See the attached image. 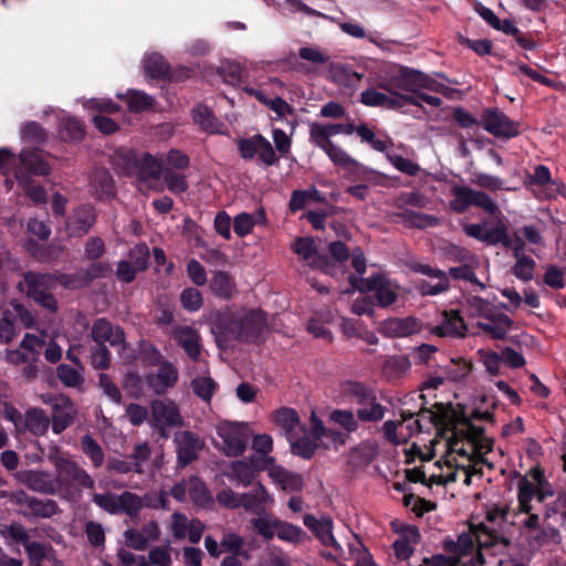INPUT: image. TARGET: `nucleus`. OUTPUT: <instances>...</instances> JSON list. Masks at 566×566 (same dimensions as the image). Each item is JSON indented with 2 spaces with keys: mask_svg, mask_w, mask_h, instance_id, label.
<instances>
[{
  "mask_svg": "<svg viewBox=\"0 0 566 566\" xmlns=\"http://www.w3.org/2000/svg\"><path fill=\"white\" fill-rule=\"evenodd\" d=\"M91 337L96 345H105L108 343L113 347H123L127 349L125 332L122 327L113 325L106 318H97L92 326Z\"/></svg>",
  "mask_w": 566,
  "mask_h": 566,
  "instance_id": "dca6fc26",
  "label": "nucleus"
},
{
  "mask_svg": "<svg viewBox=\"0 0 566 566\" xmlns=\"http://www.w3.org/2000/svg\"><path fill=\"white\" fill-rule=\"evenodd\" d=\"M464 233L474 238L486 245H497L501 244L505 248V244H510V234L506 224L499 219L497 223L493 228H489L488 222L483 221L481 223H467L463 227Z\"/></svg>",
  "mask_w": 566,
  "mask_h": 566,
  "instance_id": "ddd939ff",
  "label": "nucleus"
},
{
  "mask_svg": "<svg viewBox=\"0 0 566 566\" xmlns=\"http://www.w3.org/2000/svg\"><path fill=\"white\" fill-rule=\"evenodd\" d=\"M88 191L98 200H109L115 196L114 180L107 169H93L88 177Z\"/></svg>",
  "mask_w": 566,
  "mask_h": 566,
  "instance_id": "b1692460",
  "label": "nucleus"
},
{
  "mask_svg": "<svg viewBox=\"0 0 566 566\" xmlns=\"http://www.w3.org/2000/svg\"><path fill=\"white\" fill-rule=\"evenodd\" d=\"M212 293L220 298H230L235 292V284L228 272L217 271L210 280Z\"/></svg>",
  "mask_w": 566,
  "mask_h": 566,
  "instance_id": "79ce46f5",
  "label": "nucleus"
},
{
  "mask_svg": "<svg viewBox=\"0 0 566 566\" xmlns=\"http://www.w3.org/2000/svg\"><path fill=\"white\" fill-rule=\"evenodd\" d=\"M56 374L65 387L80 388L84 382L83 367L61 364L56 368Z\"/></svg>",
  "mask_w": 566,
  "mask_h": 566,
  "instance_id": "de8ad7c7",
  "label": "nucleus"
},
{
  "mask_svg": "<svg viewBox=\"0 0 566 566\" xmlns=\"http://www.w3.org/2000/svg\"><path fill=\"white\" fill-rule=\"evenodd\" d=\"M517 501L518 507L524 513H530L532 511V500L534 496H537L538 501H543L544 495L536 491L535 485L527 480L526 478H522L517 484Z\"/></svg>",
  "mask_w": 566,
  "mask_h": 566,
  "instance_id": "c03bdc74",
  "label": "nucleus"
},
{
  "mask_svg": "<svg viewBox=\"0 0 566 566\" xmlns=\"http://www.w3.org/2000/svg\"><path fill=\"white\" fill-rule=\"evenodd\" d=\"M274 421L280 426L286 436L293 438L294 433H304V426L301 424L297 412L291 408H282L276 411Z\"/></svg>",
  "mask_w": 566,
  "mask_h": 566,
  "instance_id": "4c0bfd02",
  "label": "nucleus"
},
{
  "mask_svg": "<svg viewBox=\"0 0 566 566\" xmlns=\"http://www.w3.org/2000/svg\"><path fill=\"white\" fill-rule=\"evenodd\" d=\"M84 533L88 543L95 548L103 549L105 546V530L98 522L88 521L85 523Z\"/></svg>",
  "mask_w": 566,
  "mask_h": 566,
  "instance_id": "e2e57ef3",
  "label": "nucleus"
},
{
  "mask_svg": "<svg viewBox=\"0 0 566 566\" xmlns=\"http://www.w3.org/2000/svg\"><path fill=\"white\" fill-rule=\"evenodd\" d=\"M258 473V464L254 457L243 460H234L230 463L227 478L238 485L249 486L253 483Z\"/></svg>",
  "mask_w": 566,
  "mask_h": 566,
  "instance_id": "bb28decb",
  "label": "nucleus"
},
{
  "mask_svg": "<svg viewBox=\"0 0 566 566\" xmlns=\"http://www.w3.org/2000/svg\"><path fill=\"white\" fill-rule=\"evenodd\" d=\"M325 154L335 165L347 170H353L358 167V163L334 143L325 150Z\"/></svg>",
  "mask_w": 566,
  "mask_h": 566,
  "instance_id": "13d9d810",
  "label": "nucleus"
},
{
  "mask_svg": "<svg viewBox=\"0 0 566 566\" xmlns=\"http://www.w3.org/2000/svg\"><path fill=\"white\" fill-rule=\"evenodd\" d=\"M386 408L378 402L377 397L367 402L364 407L356 410L359 421L363 422H378L385 417Z\"/></svg>",
  "mask_w": 566,
  "mask_h": 566,
  "instance_id": "3c124183",
  "label": "nucleus"
},
{
  "mask_svg": "<svg viewBox=\"0 0 566 566\" xmlns=\"http://www.w3.org/2000/svg\"><path fill=\"white\" fill-rule=\"evenodd\" d=\"M20 481L34 492L53 495L57 492L55 480L50 473L40 470H27L19 473Z\"/></svg>",
  "mask_w": 566,
  "mask_h": 566,
  "instance_id": "a878e982",
  "label": "nucleus"
},
{
  "mask_svg": "<svg viewBox=\"0 0 566 566\" xmlns=\"http://www.w3.org/2000/svg\"><path fill=\"white\" fill-rule=\"evenodd\" d=\"M265 326V317L262 311H250L240 317L218 315L211 322V331L217 342L221 338L238 339L247 343L256 342Z\"/></svg>",
  "mask_w": 566,
  "mask_h": 566,
  "instance_id": "f257e3e1",
  "label": "nucleus"
},
{
  "mask_svg": "<svg viewBox=\"0 0 566 566\" xmlns=\"http://www.w3.org/2000/svg\"><path fill=\"white\" fill-rule=\"evenodd\" d=\"M180 303L188 312H197L202 306V295L195 287H187L180 294Z\"/></svg>",
  "mask_w": 566,
  "mask_h": 566,
  "instance_id": "774afa93",
  "label": "nucleus"
},
{
  "mask_svg": "<svg viewBox=\"0 0 566 566\" xmlns=\"http://www.w3.org/2000/svg\"><path fill=\"white\" fill-rule=\"evenodd\" d=\"M50 166L36 149H23L19 155V167L14 177L19 184H27L31 175L45 176Z\"/></svg>",
  "mask_w": 566,
  "mask_h": 566,
  "instance_id": "4468645a",
  "label": "nucleus"
},
{
  "mask_svg": "<svg viewBox=\"0 0 566 566\" xmlns=\"http://www.w3.org/2000/svg\"><path fill=\"white\" fill-rule=\"evenodd\" d=\"M482 118L484 129L496 137L511 138L518 135L517 123L497 109L485 111Z\"/></svg>",
  "mask_w": 566,
  "mask_h": 566,
  "instance_id": "aec40b11",
  "label": "nucleus"
},
{
  "mask_svg": "<svg viewBox=\"0 0 566 566\" xmlns=\"http://www.w3.org/2000/svg\"><path fill=\"white\" fill-rule=\"evenodd\" d=\"M303 523L315 534V536L324 546H332L337 552L342 551L340 545L337 543L333 535V522L331 517L323 516L322 518L317 520L311 514H305L303 516Z\"/></svg>",
  "mask_w": 566,
  "mask_h": 566,
  "instance_id": "393cba45",
  "label": "nucleus"
},
{
  "mask_svg": "<svg viewBox=\"0 0 566 566\" xmlns=\"http://www.w3.org/2000/svg\"><path fill=\"white\" fill-rule=\"evenodd\" d=\"M327 125L313 123L310 126V142L324 151L333 144Z\"/></svg>",
  "mask_w": 566,
  "mask_h": 566,
  "instance_id": "052dcab7",
  "label": "nucleus"
},
{
  "mask_svg": "<svg viewBox=\"0 0 566 566\" xmlns=\"http://www.w3.org/2000/svg\"><path fill=\"white\" fill-rule=\"evenodd\" d=\"M287 440L292 452L304 459H311L317 449L316 440H312L307 437L305 428L304 433H294L293 438L289 437Z\"/></svg>",
  "mask_w": 566,
  "mask_h": 566,
  "instance_id": "37998d69",
  "label": "nucleus"
},
{
  "mask_svg": "<svg viewBox=\"0 0 566 566\" xmlns=\"http://www.w3.org/2000/svg\"><path fill=\"white\" fill-rule=\"evenodd\" d=\"M82 451L92 461L94 468H99L104 462V451L91 434H85L81 441Z\"/></svg>",
  "mask_w": 566,
  "mask_h": 566,
  "instance_id": "5fc2aeb1",
  "label": "nucleus"
},
{
  "mask_svg": "<svg viewBox=\"0 0 566 566\" xmlns=\"http://www.w3.org/2000/svg\"><path fill=\"white\" fill-rule=\"evenodd\" d=\"M420 331V323L417 318L408 316L405 318H389L382 323L381 332L388 337H407Z\"/></svg>",
  "mask_w": 566,
  "mask_h": 566,
  "instance_id": "2f4dec72",
  "label": "nucleus"
},
{
  "mask_svg": "<svg viewBox=\"0 0 566 566\" xmlns=\"http://www.w3.org/2000/svg\"><path fill=\"white\" fill-rule=\"evenodd\" d=\"M168 190L175 195L185 192L188 189V181L185 175L177 174L166 168L161 175Z\"/></svg>",
  "mask_w": 566,
  "mask_h": 566,
  "instance_id": "680f3d73",
  "label": "nucleus"
},
{
  "mask_svg": "<svg viewBox=\"0 0 566 566\" xmlns=\"http://www.w3.org/2000/svg\"><path fill=\"white\" fill-rule=\"evenodd\" d=\"M193 119L203 130L210 134L222 133L220 129L222 124L207 106H198L193 111Z\"/></svg>",
  "mask_w": 566,
  "mask_h": 566,
  "instance_id": "09e8293b",
  "label": "nucleus"
},
{
  "mask_svg": "<svg viewBox=\"0 0 566 566\" xmlns=\"http://www.w3.org/2000/svg\"><path fill=\"white\" fill-rule=\"evenodd\" d=\"M56 471V490L69 493L71 488L88 489L95 488L94 479L75 461L57 455L53 459Z\"/></svg>",
  "mask_w": 566,
  "mask_h": 566,
  "instance_id": "0eeeda50",
  "label": "nucleus"
},
{
  "mask_svg": "<svg viewBox=\"0 0 566 566\" xmlns=\"http://www.w3.org/2000/svg\"><path fill=\"white\" fill-rule=\"evenodd\" d=\"M348 281L352 287L360 293L373 292L375 302L382 308L396 304L405 295V289L396 280L381 272L374 273L368 277L350 274Z\"/></svg>",
  "mask_w": 566,
  "mask_h": 566,
  "instance_id": "7ed1b4c3",
  "label": "nucleus"
},
{
  "mask_svg": "<svg viewBox=\"0 0 566 566\" xmlns=\"http://www.w3.org/2000/svg\"><path fill=\"white\" fill-rule=\"evenodd\" d=\"M512 324V319L499 307L492 311V316H484L476 322V326L494 339L505 338Z\"/></svg>",
  "mask_w": 566,
  "mask_h": 566,
  "instance_id": "4be33fe9",
  "label": "nucleus"
},
{
  "mask_svg": "<svg viewBox=\"0 0 566 566\" xmlns=\"http://www.w3.org/2000/svg\"><path fill=\"white\" fill-rule=\"evenodd\" d=\"M379 86L390 94H413L422 88L441 92L443 88L422 72L398 64L384 70Z\"/></svg>",
  "mask_w": 566,
  "mask_h": 566,
  "instance_id": "f03ea898",
  "label": "nucleus"
},
{
  "mask_svg": "<svg viewBox=\"0 0 566 566\" xmlns=\"http://www.w3.org/2000/svg\"><path fill=\"white\" fill-rule=\"evenodd\" d=\"M275 536L283 542L298 544L303 542L306 534L300 526L280 520Z\"/></svg>",
  "mask_w": 566,
  "mask_h": 566,
  "instance_id": "8fccbe9b",
  "label": "nucleus"
},
{
  "mask_svg": "<svg viewBox=\"0 0 566 566\" xmlns=\"http://www.w3.org/2000/svg\"><path fill=\"white\" fill-rule=\"evenodd\" d=\"M193 392L205 401H209L217 389V382L210 377H198L191 382Z\"/></svg>",
  "mask_w": 566,
  "mask_h": 566,
  "instance_id": "69168bd1",
  "label": "nucleus"
},
{
  "mask_svg": "<svg viewBox=\"0 0 566 566\" xmlns=\"http://www.w3.org/2000/svg\"><path fill=\"white\" fill-rule=\"evenodd\" d=\"M291 249L305 265L321 270L322 272L335 275L337 273V265H335L326 254L319 253L314 239L310 237L297 238Z\"/></svg>",
  "mask_w": 566,
  "mask_h": 566,
  "instance_id": "9b49d317",
  "label": "nucleus"
},
{
  "mask_svg": "<svg viewBox=\"0 0 566 566\" xmlns=\"http://www.w3.org/2000/svg\"><path fill=\"white\" fill-rule=\"evenodd\" d=\"M378 452V443L374 440L367 439L352 449L348 462L355 469H364L377 458Z\"/></svg>",
  "mask_w": 566,
  "mask_h": 566,
  "instance_id": "72a5a7b5",
  "label": "nucleus"
},
{
  "mask_svg": "<svg viewBox=\"0 0 566 566\" xmlns=\"http://www.w3.org/2000/svg\"><path fill=\"white\" fill-rule=\"evenodd\" d=\"M76 408L72 400L66 396H59L53 401V410L51 416L52 431L60 434L69 428L75 420Z\"/></svg>",
  "mask_w": 566,
  "mask_h": 566,
  "instance_id": "412c9836",
  "label": "nucleus"
},
{
  "mask_svg": "<svg viewBox=\"0 0 566 566\" xmlns=\"http://www.w3.org/2000/svg\"><path fill=\"white\" fill-rule=\"evenodd\" d=\"M496 306L491 302L480 296H469L467 298V308L471 317L483 318L484 316H492V311Z\"/></svg>",
  "mask_w": 566,
  "mask_h": 566,
  "instance_id": "6e6d98bb",
  "label": "nucleus"
},
{
  "mask_svg": "<svg viewBox=\"0 0 566 566\" xmlns=\"http://www.w3.org/2000/svg\"><path fill=\"white\" fill-rule=\"evenodd\" d=\"M145 72L151 78H163L168 74V64L159 54H149L145 57Z\"/></svg>",
  "mask_w": 566,
  "mask_h": 566,
  "instance_id": "4d7b16f0",
  "label": "nucleus"
},
{
  "mask_svg": "<svg viewBox=\"0 0 566 566\" xmlns=\"http://www.w3.org/2000/svg\"><path fill=\"white\" fill-rule=\"evenodd\" d=\"M279 521L280 518L275 517L273 514L264 512L253 517L250 523L258 535L265 541H270L276 535Z\"/></svg>",
  "mask_w": 566,
  "mask_h": 566,
  "instance_id": "a19ab883",
  "label": "nucleus"
},
{
  "mask_svg": "<svg viewBox=\"0 0 566 566\" xmlns=\"http://www.w3.org/2000/svg\"><path fill=\"white\" fill-rule=\"evenodd\" d=\"M500 542L507 545V541L494 528L482 523L474 532H464L458 536L457 541L446 539L443 548L448 554H471L475 547H491Z\"/></svg>",
  "mask_w": 566,
  "mask_h": 566,
  "instance_id": "39448f33",
  "label": "nucleus"
},
{
  "mask_svg": "<svg viewBox=\"0 0 566 566\" xmlns=\"http://www.w3.org/2000/svg\"><path fill=\"white\" fill-rule=\"evenodd\" d=\"M214 447L227 457H239L245 449L251 434L250 427L244 422H220L217 428Z\"/></svg>",
  "mask_w": 566,
  "mask_h": 566,
  "instance_id": "423d86ee",
  "label": "nucleus"
},
{
  "mask_svg": "<svg viewBox=\"0 0 566 566\" xmlns=\"http://www.w3.org/2000/svg\"><path fill=\"white\" fill-rule=\"evenodd\" d=\"M517 247L510 248L515 260L511 268V273L522 282H530L534 279L536 262L526 254L522 242L517 241Z\"/></svg>",
  "mask_w": 566,
  "mask_h": 566,
  "instance_id": "c85d7f7f",
  "label": "nucleus"
},
{
  "mask_svg": "<svg viewBox=\"0 0 566 566\" xmlns=\"http://www.w3.org/2000/svg\"><path fill=\"white\" fill-rule=\"evenodd\" d=\"M517 241L522 242L524 250L526 249V243L542 247L545 244L542 231L533 224H525L514 229L512 235H510V244H505V248L517 247Z\"/></svg>",
  "mask_w": 566,
  "mask_h": 566,
  "instance_id": "f704fd0d",
  "label": "nucleus"
},
{
  "mask_svg": "<svg viewBox=\"0 0 566 566\" xmlns=\"http://www.w3.org/2000/svg\"><path fill=\"white\" fill-rule=\"evenodd\" d=\"M117 97L126 101L132 112H144L153 106L154 98L143 91L129 90L125 94H117Z\"/></svg>",
  "mask_w": 566,
  "mask_h": 566,
  "instance_id": "49530a36",
  "label": "nucleus"
},
{
  "mask_svg": "<svg viewBox=\"0 0 566 566\" xmlns=\"http://www.w3.org/2000/svg\"><path fill=\"white\" fill-rule=\"evenodd\" d=\"M411 368L409 358L405 355L388 357L382 366V374L389 381H397L407 376Z\"/></svg>",
  "mask_w": 566,
  "mask_h": 566,
  "instance_id": "e433bc0d",
  "label": "nucleus"
},
{
  "mask_svg": "<svg viewBox=\"0 0 566 566\" xmlns=\"http://www.w3.org/2000/svg\"><path fill=\"white\" fill-rule=\"evenodd\" d=\"M150 427L167 439L168 429L181 427L184 424L182 416L177 405L171 400L156 399L150 403V416L148 419Z\"/></svg>",
  "mask_w": 566,
  "mask_h": 566,
  "instance_id": "9d476101",
  "label": "nucleus"
},
{
  "mask_svg": "<svg viewBox=\"0 0 566 566\" xmlns=\"http://www.w3.org/2000/svg\"><path fill=\"white\" fill-rule=\"evenodd\" d=\"M92 501L109 515L126 514L129 517H136L144 506L142 497L129 491H124L120 494L93 493Z\"/></svg>",
  "mask_w": 566,
  "mask_h": 566,
  "instance_id": "6e6552de",
  "label": "nucleus"
},
{
  "mask_svg": "<svg viewBox=\"0 0 566 566\" xmlns=\"http://www.w3.org/2000/svg\"><path fill=\"white\" fill-rule=\"evenodd\" d=\"M171 338L184 349L192 361H199L202 353V339L199 332L189 325H175L170 332Z\"/></svg>",
  "mask_w": 566,
  "mask_h": 566,
  "instance_id": "2eb2a0df",
  "label": "nucleus"
},
{
  "mask_svg": "<svg viewBox=\"0 0 566 566\" xmlns=\"http://www.w3.org/2000/svg\"><path fill=\"white\" fill-rule=\"evenodd\" d=\"M238 148L243 159L251 160L258 155L259 160L264 166H274L279 163V157L272 144L261 134H255L249 138H240Z\"/></svg>",
  "mask_w": 566,
  "mask_h": 566,
  "instance_id": "f8f14e48",
  "label": "nucleus"
},
{
  "mask_svg": "<svg viewBox=\"0 0 566 566\" xmlns=\"http://www.w3.org/2000/svg\"><path fill=\"white\" fill-rule=\"evenodd\" d=\"M329 420L347 432H355L358 429V418L350 410L335 409L329 415Z\"/></svg>",
  "mask_w": 566,
  "mask_h": 566,
  "instance_id": "bf43d9fd",
  "label": "nucleus"
},
{
  "mask_svg": "<svg viewBox=\"0 0 566 566\" xmlns=\"http://www.w3.org/2000/svg\"><path fill=\"white\" fill-rule=\"evenodd\" d=\"M434 280H437L436 283L429 281H422L419 283L418 290L421 295H438L449 289L450 284L447 273L436 277Z\"/></svg>",
  "mask_w": 566,
  "mask_h": 566,
  "instance_id": "338daca9",
  "label": "nucleus"
},
{
  "mask_svg": "<svg viewBox=\"0 0 566 566\" xmlns=\"http://www.w3.org/2000/svg\"><path fill=\"white\" fill-rule=\"evenodd\" d=\"M0 535L8 539H12L18 544H22L25 546L30 541V535L27 528L18 522H13L11 524H1L0 525Z\"/></svg>",
  "mask_w": 566,
  "mask_h": 566,
  "instance_id": "864d4df0",
  "label": "nucleus"
},
{
  "mask_svg": "<svg viewBox=\"0 0 566 566\" xmlns=\"http://www.w3.org/2000/svg\"><path fill=\"white\" fill-rule=\"evenodd\" d=\"M138 353L140 356V359L146 364L147 366H157L160 363H163V355L160 350L153 345L150 342L142 339L138 343Z\"/></svg>",
  "mask_w": 566,
  "mask_h": 566,
  "instance_id": "0e129e2a",
  "label": "nucleus"
},
{
  "mask_svg": "<svg viewBox=\"0 0 566 566\" xmlns=\"http://www.w3.org/2000/svg\"><path fill=\"white\" fill-rule=\"evenodd\" d=\"M174 443L176 444L177 462L180 468H185L198 458V452L202 449L203 442L191 431H178L175 433Z\"/></svg>",
  "mask_w": 566,
  "mask_h": 566,
  "instance_id": "f3484780",
  "label": "nucleus"
},
{
  "mask_svg": "<svg viewBox=\"0 0 566 566\" xmlns=\"http://www.w3.org/2000/svg\"><path fill=\"white\" fill-rule=\"evenodd\" d=\"M452 199L450 208L458 213H463L470 207H479L486 213L499 217L502 216L501 210L493 199L483 191L474 190L465 186H453L451 188Z\"/></svg>",
  "mask_w": 566,
  "mask_h": 566,
  "instance_id": "1a4fd4ad",
  "label": "nucleus"
},
{
  "mask_svg": "<svg viewBox=\"0 0 566 566\" xmlns=\"http://www.w3.org/2000/svg\"><path fill=\"white\" fill-rule=\"evenodd\" d=\"M343 392L357 408L364 407L371 399L376 398L373 389L357 381H346L343 385Z\"/></svg>",
  "mask_w": 566,
  "mask_h": 566,
  "instance_id": "58836bf2",
  "label": "nucleus"
},
{
  "mask_svg": "<svg viewBox=\"0 0 566 566\" xmlns=\"http://www.w3.org/2000/svg\"><path fill=\"white\" fill-rule=\"evenodd\" d=\"M465 436L471 443L474 458H479L480 461L485 462L481 457L483 453H488L492 450L493 442L484 437V428L468 423Z\"/></svg>",
  "mask_w": 566,
  "mask_h": 566,
  "instance_id": "c9c22d12",
  "label": "nucleus"
},
{
  "mask_svg": "<svg viewBox=\"0 0 566 566\" xmlns=\"http://www.w3.org/2000/svg\"><path fill=\"white\" fill-rule=\"evenodd\" d=\"M51 419L41 408H31L25 412L24 426L34 436H44L50 427Z\"/></svg>",
  "mask_w": 566,
  "mask_h": 566,
  "instance_id": "ea45409f",
  "label": "nucleus"
},
{
  "mask_svg": "<svg viewBox=\"0 0 566 566\" xmlns=\"http://www.w3.org/2000/svg\"><path fill=\"white\" fill-rule=\"evenodd\" d=\"M96 221L95 209L91 205H82L76 208L66 221L70 235L81 237L86 234Z\"/></svg>",
  "mask_w": 566,
  "mask_h": 566,
  "instance_id": "5701e85b",
  "label": "nucleus"
},
{
  "mask_svg": "<svg viewBox=\"0 0 566 566\" xmlns=\"http://www.w3.org/2000/svg\"><path fill=\"white\" fill-rule=\"evenodd\" d=\"M178 380V370L170 361H163L156 371L145 375L147 387L156 395H164L172 388Z\"/></svg>",
  "mask_w": 566,
  "mask_h": 566,
  "instance_id": "6ab92c4d",
  "label": "nucleus"
},
{
  "mask_svg": "<svg viewBox=\"0 0 566 566\" xmlns=\"http://www.w3.org/2000/svg\"><path fill=\"white\" fill-rule=\"evenodd\" d=\"M360 102L366 106H382L386 108H400L407 104L418 105L416 97L407 94H384L375 88H368L361 92Z\"/></svg>",
  "mask_w": 566,
  "mask_h": 566,
  "instance_id": "a211bd4d",
  "label": "nucleus"
},
{
  "mask_svg": "<svg viewBox=\"0 0 566 566\" xmlns=\"http://www.w3.org/2000/svg\"><path fill=\"white\" fill-rule=\"evenodd\" d=\"M399 217L410 227L424 229L430 227H436L439 224V219L431 214H424L415 212L411 210L402 211Z\"/></svg>",
  "mask_w": 566,
  "mask_h": 566,
  "instance_id": "603ef678",
  "label": "nucleus"
},
{
  "mask_svg": "<svg viewBox=\"0 0 566 566\" xmlns=\"http://www.w3.org/2000/svg\"><path fill=\"white\" fill-rule=\"evenodd\" d=\"M189 484V497L192 503L200 507H207L212 502V496L206 485V483L198 476H191L188 479Z\"/></svg>",
  "mask_w": 566,
  "mask_h": 566,
  "instance_id": "a18cd8bd",
  "label": "nucleus"
},
{
  "mask_svg": "<svg viewBox=\"0 0 566 566\" xmlns=\"http://www.w3.org/2000/svg\"><path fill=\"white\" fill-rule=\"evenodd\" d=\"M17 502L21 505H24L27 509L30 510V512L42 518H49L53 515L57 514L60 509L57 503L54 500L45 499L41 500L32 495H28L24 492H21L18 497Z\"/></svg>",
  "mask_w": 566,
  "mask_h": 566,
  "instance_id": "7c9ffc66",
  "label": "nucleus"
},
{
  "mask_svg": "<svg viewBox=\"0 0 566 566\" xmlns=\"http://www.w3.org/2000/svg\"><path fill=\"white\" fill-rule=\"evenodd\" d=\"M467 325L458 311L444 312L441 322L431 332L440 337H463Z\"/></svg>",
  "mask_w": 566,
  "mask_h": 566,
  "instance_id": "c756f323",
  "label": "nucleus"
},
{
  "mask_svg": "<svg viewBox=\"0 0 566 566\" xmlns=\"http://www.w3.org/2000/svg\"><path fill=\"white\" fill-rule=\"evenodd\" d=\"M129 160L133 161L138 175L143 179H159L166 169L159 159L147 153L139 156L129 154Z\"/></svg>",
  "mask_w": 566,
  "mask_h": 566,
  "instance_id": "473e14b6",
  "label": "nucleus"
},
{
  "mask_svg": "<svg viewBox=\"0 0 566 566\" xmlns=\"http://www.w3.org/2000/svg\"><path fill=\"white\" fill-rule=\"evenodd\" d=\"M56 285L57 279L54 275L33 271L25 272L23 281L19 283L20 290L25 292L29 298L52 313L57 310V302L52 294Z\"/></svg>",
  "mask_w": 566,
  "mask_h": 566,
  "instance_id": "20e7f679",
  "label": "nucleus"
},
{
  "mask_svg": "<svg viewBox=\"0 0 566 566\" xmlns=\"http://www.w3.org/2000/svg\"><path fill=\"white\" fill-rule=\"evenodd\" d=\"M273 496L262 483H256L252 491L242 493V505L245 511L256 514L266 512V507L273 503Z\"/></svg>",
  "mask_w": 566,
  "mask_h": 566,
  "instance_id": "cd10ccee",
  "label": "nucleus"
}]
</instances>
